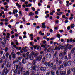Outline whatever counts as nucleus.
<instances>
[{"instance_id":"b1692460","label":"nucleus","mask_w":75,"mask_h":75,"mask_svg":"<svg viewBox=\"0 0 75 75\" xmlns=\"http://www.w3.org/2000/svg\"><path fill=\"white\" fill-rule=\"evenodd\" d=\"M12 57L13 58V59L14 60L16 59V54H14L12 56Z\"/></svg>"},{"instance_id":"a878e982","label":"nucleus","mask_w":75,"mask_h":75,"mask_svg":"<svg viewBox=\"0 0 75 75\" xmlns=\"http://www.w3.org/2000/svg\"><path fill=\"white\" fill-rule=\"evenodd\" d=\"M75 48H73L71 51V54H74V52H75Z\"/></svg>"},{"instance_id":"dca6fc26","label":"nucleus","mask_w":75,"mask_h":75,"mask_svg":"<svg viewBox=\"0 0 75 75\" xmlns=\"http://www.w3.org/2000/svg\"><path fill=\"white\" fill-rule=\"evenodd\" d=\"M68 59H71V57H72V55L71 54V53H70V54H68Z\"/></svg>"},{"instance_id":"c03bdc74","label":"nucleus","mask_w":75,"mask_h":75,"mask_svg":"<svg viewBox=\"0 0 75 75\" xmlns=\"http://www.w3.org/2000/svg\"><path fill=\"white\" fill-rule=\"evenodd\" d=\"M57 49L58 50H60L61 49V47L60 46H58V47L57 46Z\"/></svg>"},{"instance_id":"6e6d98bb","label":"nucleus","mask_w":75,"mask_h":75,"mask_svg":"<svg viewBox=\"0 0 75 75\" xmlns=\"http://www.w3.org/2000/svg\"><path fill=\"white\" fill-rule=\"evenodd\" d=\"M54 45H58V43L57 42H54Z\"/></svg>"},{"instance_id":"f704fd0d","label":"nucleus","mask_w":75,"mask_h":75,"mask_svg":"<svg viewBox=\"0 0 75 75\" xmlns=\"http://www.w3.org/2000/svg\"><path fill=\"white\" fill-rule=\"evenodd\" d=\"M51 72V75H54V71H53V70H52Z\"/></svg>"},{"instance_id":"473e14b6","label":"nucleus","mask_w":75,"mask_h":75,"mask_svg":"<svg viewBox=\"0 0 75 75\" xmlns=\"http://www.w3.org/2000/svg\"><path fill=\"white\" fill-rule=\"evenodd\" d=\"M23 67H21L20 72L21 73H22L23 71Z\"/></svg>"},{"instance_id":"5fc2aeb1","label":"nucleus","mask_w":75,"mask_h":75,"mask_svg":"<svg viewBox=\"0 0 75 75\" xmlns=\"http://www.w3.org/2000/svg\"><path fill=\"white\" fill-rule=\"evenodd\" d=\"M61 42H64V40L62 39H61Z\"/></svg>"},{"instance_id":"09e8293b","label":"nucleus","mask_w":75,"mask_h":75,"mask_svg":"<svg viewBox=\"0 0 75 75\" xmlns=\"http://www.w3.org/2000/svg\"><path fill=\"white\" fill-rule=\"evenodd\" d=\"M9 59L10 60H11V55H9Z\"/></svg>"},{"instance_id":"6e6552de","label":"nucleus","mask_w":75,"mask_h":75,"mask_svg":"<svg viewBox=\"0 0 75 75\" xmlns=\"http://www.w3.org/2000/svg\"><path fill=\"white\" fill-rule=\"evenodd\" d=\"M40 70L41 71H46V67H41L40 69Z\"/></svg>"},{"instance_id":"2eb2a0df","label":"nucleus","mask_w":75,"mask_h":75,"mask_svg":"<svg viewBox=\"0 0 75 75\" xmlns=\"http://www.w3.org/2000/svg\"><path fill=\"white\" fill-rule=\"evenodd\" d=\"M70 73L71 70H70V69H68L67 71V75H70Z\"/></svg>"},{"instance_id":"680f3d73","label":"nucleus","mask_w":75,"mask_h":75,"mask_svg":"<svg viewBox=\"0 0 75 75\" xmlns=\"http://www.w3.org/2000/svg\"><path fill=\"white\" fill-rule=\"evenodd\" d=\"M29 16H33V13L32 12H30L29 13Z\"/></svg>"},{"instance_id":"de8ad7c7","label":"nucleus","mask_w":75,"mask_h":75,"mask_svg":"<svg viewBox=\"0 0 75 75\" xmlns=\"http://www.w3.org/2000/svg\"><path fill=\"white\" fill-rule=\"evenodd\" d=\"M8 55H9V54H8V53H7L6 54V55L7 58H8Z\"/></svg>"},{"instance_id":"338daca9","label":"nucleus","mask_w":75,"mask_h":75,"mask_svg":"<svg viewBox=\"0 0 75 75\" xmlns=\"http://www.w3.org/2000/svg\"><path fill=\"white\" fill-rule=\"evenodd\" d=\"M67 30H70V26H69L67 27Z\"/></svg>"},{"instance_id":"1a4fd4ad","label":"nucleus","mask_w":75,"mask_h":75,"mask_svg":"<svg viewBox=\"0 0 75 75\" xmlns=\"http://www.w3.org/2000/svg\"><path fill=\"white\" fill-rule=\"evenodd\" d=\"M11 62H9L7 63L6 66L8 68H9L11 67Z\"/></svg>"},{"instance_id":"13d9d810","label":"nucleus","mask_w":75,"mask_h":75,"mask_svg":"<svg viewBox=\"0 0 75 75\" xmlns=\"http://www.w3.org/2000/svg\"><path fill=\"white\" fill-rule=\"evenodd\" d=\"M7 59H6L4 61V62L5 63V64H6V62L7 61Z\"/></svg>"},{"instance_id":"e2e57ef3","label":"nucleus","mask_w":75,"mask_h":75,"mask_svg":"<svg viewBox=\"0 0 75 75\" xmlns=\"http://www.w3.org/2000/svg\"><path fill=\"white\" fill-rule=\"evenodd\" d=\"M57 46H56V47H55V48L54 49V50L55 51H56L57 50Z\"/></svg>"},{"instance_id":"bb28decb","label":"nucleus","mask_w":75,"mask_h":75,"mask_svg":"<svg viewBox=\"0 0 75 75\" xmlns=\"http://www.w3.org/2000/svg\"><path fill=\"white\" fill-rule=\"evenodd\" d=\"M64 58L65 61H68V57L67 56H65Z\"/></svg>"},{"instance_id":"9b49d317","label":"nucleus","mask_w":75,"mask_h":75,"mask_svg":"<svg viewBox=\"0 0 75 75\" xmlns=\"http://www.w3.org/2000/svg\"><path fill=\"white\" fill-rule=\"evenodd\" d=\"M23 75H29V71H24L23 72Z\"/></svg>"},{"instance_id":"8fccbe9b","label":"nucleus","mask_w":75,"mask_h":75,"mask_svg":"<svg viewBox=\"0 0 75 75\" xmlns=\"http://www.w3.org/2000/svg\"><path fill=\"white\" fill-rule=\"evenodd\" d=\"M32 8V10H33V11H35V8H34V7H32L31 8Z\"/></svg>"},{"instance_id":"5701e85b","label":"nucleus","mask_w":75,"mask_h":75,"mask_svg":"<svg viewBox=\"0 0 75 75\" xmlns=\"http://www.w3.org/2000/svg\"><path fill=\"white\" fill-rule=\"evenodd\" d=\"M4 63L3 64H2L1 66H0V68L1 69H3L4 68Z\"/></svg>"},{"instance_id":"c756f323","label":"nucleus","mask_w":75,"mask_h":75,"mask_svg":"<svg viewBox=\"0 0 75 75\" xmlns=\"http://www.w3.org/2000/svg\"><path fill=\"white\" fill-rule=\"evenodd\" d=\"M3 59L2 58H0V64H1L2 62H3Z\"/></svg>"},{"instance_id":"58836bf2","label":"nucleus","mask_w":75,"mask_h":75,"mask_svg":"<svg viewBox=\"0 0 75 75\" xmlns=\"http://www.w3.org/2000/svg\"><path fill=\"white\" fill-rule=\"evenodd\" d=\"M56 75H58L59 74V72L58 71V70H57L56 71Z\"/></svg>"},{"instance_id":"f8f14e48","label":"nucleus","mask_w":75,"mask_h":75,"mask_svg":"<svg viewBox=\"0 0 75 75\" xmlns=\"http://www.w3.org/2000/svg\"><path fill=\"white\" fill-rule=\"evenodd\" d=\"M21 57H19L17 59H16V61L17 63H18V62H20L21 61Z\"/></svg>"},{"instance_id":"aec40b11","label":"nucleus","mask_w":75,"mask_h":75,"mask_svg":"<svg viewBox=\"0 0 75 75\" xmlns=\"http://www.w3.org/2000/svg\"><path fill=\"white\" fill-rule=\"evenodd\" d=\"M30 60H33L34 59V57L33 55H30L29 57Z\"/></svg>"},{"instance_id":"7c9ffc66","label":"nucleus","mask_w":75,"mask_h":75,"mask_svg":"<svg viewBox=\"0 0 75 75\" xmlns=\"http://www.w3.org/2000/svg\"><path fill=\"white\" fill-rule=\"evenodd\" d=\"M5 56H6V54H3V56L2 57V58H3V59H5Z\"/></svg>"},{"instance_id":"a211bd4d","label":"nucleus","mask_w":75,"mask_h":75,"mask_svg":"<svg viewBox=\"0 0 75 75\" xmlns=\"http://www.w3.org/2000/svg\"><path fill=\"white\" fill-rule=\"evenodd\" d=\"M45 61V57H44L42 58V60L41 64H44V62Z\"/></svg>"},{"instance_id":"423d86ee","label":"nucleus","mask_w":75,"mask_h":75,"mask_svg":"<svg viewBox=\"0 0 75 75\" xmlns=\"http://www.w3.org/2000/svg\"><path fill=\"white\" fill-rule=\"evenodd\" d=\"M42 59V56L40 55L39 56H38L35 59L36 61L38 60V61H41Z\"/></svg>"},{"instance_id":"f257e3e1","label":"nucleus","mask_w":75,"mask_h":75,"mask_svg":"<svg viewBox=\"0 0 75 75\" xmlns=\"http://www.w3.org/2000/svg\"><path fill=\"white\" fill-rule=\"evenodd\" d=\"M7 73H8V70H7V67H5L1 75H7Z\"/></svg>"},{"instance_id":"0e129e2a","label":"nucleus","mask_w":75,"mask_h":75,"mask_svg":"<svg viewBox=\"0 0 75 75\" xmlns=\"http://www.w3.org/2000/svg\"><path fill=\"white\" fill-rule=\"evenodd\" d=\"M62 17L63 18H65V15H63Z\"/></svg>"},{"instance_id":"49530a36","label":"nucleus","mask_w":75,"mask_h":75,"mask_svg":"<svg viewBox=\"0 0 75 75\" xmlns=\"http://www.w3.org/2000/svg\"><path fill=\"white\" fill-rule=\"evenodd\" d=\"M22 63H23L24 64H25L24 63V58L23 59V60H22Z\"/></svg>"},{"instance_id":"f03ea898","label":"nucleus","mask_w":75,"mask_h":75,"mask_svg":"<svg viewBox=\"0 0 75 75\" xmlns=\"http://www.w3.org/2000/svg\"><path fill=\"white\" fill-rule=\"evenodd\" d=\"M44 64L46 65L47 68H48L50 67V62H45Z\"/></svg>"},{"instance_id":"c9c22d12","label":"nucleus","mask_w":75,"mask_h":75,"mask_svg":"<svg viewBox=\"0 0 75 75\" xmlns=\"http://www.w3.org/2000/svg\"><path fill=\"white\" fill-rule=\"evenodd\" d=\"M51 48H48L47 50V52H50V51H51Z\"/></svg>"},{"instance_id":"412c9836","label":"nucleus","mask_w":75,"mask_h":75,"mask_svg":"<svg viewBox=\"0 0 75 75\" xmlns=\"http://www.w3.org/2000/svg\"><path fill=\"white\" fill-rule=\"evenodd\" d=\"M15 13H16L18 12V11H17V10L14 9L13 10V13L14 14H16V13H15Z\"/></svg>"},{"instance_id":"2f4dec72","label":"nucleus","mask_w":75,"mask_h":75,"mask_svg":"<svg viewBox=\"0 0 75 75\" xmlns=\"http://www.w3.org/2000/svg\"><path fill=\"white\" fill-rule=\"evenodd\" d=\"M31 75H39V74L37 73V74L34 73H32L31 74Z\"/></svg>"},{"instance_id":"37998d69","label":"nucleus","mask_w":75,"mask_h":75,"mask_svg":"<svg viewBox=\"0 0 75 75\" xmlns=\"http://www.w3.org/2000/svg\"><path fill=\"white\" fill-rule=\"evenodd\" d=\"M75 26V25L74 24H72L71 25V28H74V27Z\"/></svg>"},{"instance_id":"39448f33","label":"nucleus","mask_w":75,"mask_h":75,"mask_svg":"<svg viewBox=\"0 0 75 75\" xmlns=\"http://www.w3.org/2000/svg\"><path fill=\"white\" fill-rule=\"evenodd\" d=\"M28 69H30V68H33V64L29 62L27 65Z\"/></svg>"},{"instance_id":"4be33fe9","label":"nucleus","mask_w":75,"mask_h":75,"mask_svg":"<svg viewBox=\"0 0 75 75\" xmlns=\"http://www.w3.org/2000/svg\"><path fill=\"white\" fill-rule=\"evenodd\" d=\"M67 64L68 66H70L71 65V62L70 61H68L67 62Z\"/></svg>"},{"instance_id":"72a5a7b5","label":"nucleus","mask_w":75,"mask_h":75,"mask_svg":"<svg viewBox=\"0 0 75 75\" xmlns=\"http://www.w3.org/2000/svg\"><path fill=\"white\" fill-rule=\"evenodd\" d=\"M66 55V52L64 51V52L63 53L62 56V57H64V55Z\"/></svg>"},{"instance_id":"c85d7f7f","label":"nucleus","mask_w":75,"mask_h":75,"mask_svg":"<svg viewBox=\"0 0 75 75\" xmlns=\"http://www.w3.org/2000/svg\"><path fill=\"white\" fill-rule=\"evenodd\" d=\"M36 60H34L33 61V65H35V63H36Z\"/></svg>"},{"instance_id":"4c0bfd02","label":"nucleus","mask_w":75,"mask_h":75,"mask_svg":"<svg viewBox=\"0 0 75 75\" xmlns=\"http://www.w3.org/2000/svg\"><path fill=\"white\" fill-rule=\"evenodd\" d=\"M44 51H41L40 52V54L41 55H42V54H44Z\"/></svg>"},{"instance_id":"69168bd1","label":"nucleus","mask_w":75,"mask_h":75,"mask_svg":"<svg viewBox=\"0 0 75 75\" xmlns=\"http://www.w3.org/2000/svg\"><path fill=\"white\" fill-rule=\"evenodd\" d=\"M48 13H49V12L48 11H46L45 12V14H48Z\"/></svg>"},{"instance_id":"ea45409f","label":"nucleus","mask_w":75,"mask_h":75,"mask_svg":"<svg viewBox=\"0 0 75 75\" xmlns=\"http://www.w3.org/2000/svg\"><path fill=\"white\" fill-rule=\"evenodd\" d=\"M37 47H38V46L35 45V46H33V48H34V49H36Z\"/></svg>"},{"instance_id":"864d4df0","label":"nucleus","mask_w":75,"mask_h":75,"mask_svg":"<svg viewBox=\"0 0 75 75\" xmlns=\"http://www.w3.org/2000/svg\"><path fill=\"white\" fill-rule=\"evenodd\" d=\"M16 54L17 55H20V52H17L16 53Z\"/></svg>"},{"instance_id":"a18cd8bd","label":"nucleus","mask_w":75,"mask_h":75,"mask_svg":"<svg viewBox=\"0 0 75 75\" xmlns=\"http://www.w3.org/2000/svg\"><path fill=\"white\" fill-rule=\"evenodd\" d=\"M60 68H64V65L62 64L60 65Z\"/></svg>"},{"instance_id":"79ce46f5","label":"nucleus","mask_w":75,"mask_h":75,"mask_svg":"<svg viewBox=\"0 0 75 75\" xmlns=\"http://www.w3.org/2000/svg\"><path fill=\"white\" fill-rule=\"evenodd\" d=\"M57 37H58L59 38V39L60 38V35L59 34H58L57 35Z\"/></svg>"},{"instance_id":"a19ab883","label":"nucleus","mask_w":75,"mask_h":75,"mask_svg":"<svg viewBox=\"0 0 75 75\" xmlns=\"http://www.w3.org/2000/svg\"><path fill=\"white\" fill-rule=\"evenodd\" d=\"M46 57L47 58H50V56L48 55V53H47L46 55Z\"/></svg>"},{"instance_id":"0eeeda50","label":"nucleus","mask_w":75,"mask_h":75,"mask_svg":"<svg viewBox=\"0 0 75 75\" xmlns=\"http://www.w3.org/2000/svg\"><path fill=\"white\" fill-rule=\"evenodd\" d=\"M38 68V66L34 65L32 67V69L33 71H35V70H36V68Z\"/></svg>"},{"instance_id":"393cba45","label":"nucleus","mask_w":75,"mask_h":75,"mask_svg":"<svg viewBox=\"0 0 75 75\" xmlns=\"http://www.w3.org/2000/svg\"><path fill=\"white\" fill-rule=\"evenodd\" d=\"M50 66L52 68H53V67H54V63H53L52 62L50 63Z\"/></svg>"},{"instance_id":"3c124183","label":"nucleus","mask_w":75,"mask_h":75,"mask_svg":"<svg viewBox=\"0 0 75 75\" xmlns=\"http://www.w3.org/2000/svg\"><path fill=\"white\" fill-rule=\"evenodd\" d=\"M43 38L44 39H47V36H44L43 37Z\"/></svg>"},{"instance_id":"bf43d9fd","label":"nucleus","mask_w":75,"mask_h":75,"mask_svg":"<svg viewBox=\"0 0 75 75\" xmlns=\"http://www.w3.org/2000/svg\"><path fill=\"white\" fill-rule=\"evenodd\" d=\"M59 31L60 33H63V32H64V31L62 30H60Z\"/></svg>"},{"instance_id":"ddd939ff","label":"nucleus","mask_w":75,"mask_h":75,"mask_svg":"<svg viewBox=\"0 0 75 75\" xmlns=\"http://www.w3.org/2000/svg\"><path fill=\"white\" fill-rule=\"evenodd\" d=\"M63 65H64V66L65 67H67V62L65 61L63 62Z\"/></svg>"},{"instance_id":"e433bc0d","label":"nucleus","mask_w":75,"mask_h":75,"mask_svg":"<svg viewBox=\"0 0 75 75\" xmlns=\"http://www.w3.org/2000/svg\"><path fill=\"white\" fill-rule=\"evenodd\" d=\"M46 16H45L46 18H47V17H50V15H49L48 14H47Z\"/></svg>"},{"instance_id":"052dcab7","label":"nucleus","mask_w":75,"mask_h":75,"mask_svg":"<svg viewBox=\"0 0 75 75\" xmlns=\"http://www.w3.org/2000/svg\"><path fill=\"white\" fill-rule=\"evenodd\" d=\"M25 59H28V57H27V56H25Z\"/></svg>"},{"instance_id":"4d7b16f0","label":"nucleus","mask_w":75,"mask_h":75,"mask_svg":"<svg viewBox=\"0 0 75 75\" xmlns=\"http://www.w3.org/2000/svg\"><path fill=\"white\" fill-rule=\"evenodd\" d=\"M42 28H46V26H45V25H43L42 26Z\"/></svg>"},{"instance_id":"20e7f679","label":"nucleus","mask_w":75,"mask_h":75,"mask_svg":"<svg viewBox=\"0 0 75 75\" xmlns=\"http://www.w3.org/2000/svg\"><path fill=\"white\" fill-rule=\"evenodd\" d=\"M58 58L56 57V64H57V65H61V64H62V61L61 60H60L58 61Z\"/></svg>"},{"instance_id":"603ef678","label":"nucleus","mask_w":75,"mask_h":75,"mask_svg":"<svg viewBox=\"0 0 75 75\" xmlns=\"http://www.w3.org/2000/svg\"><path fill=\"white\" fill-rule=\"evenodd\" d=\"M18 75H20V70H18Z\"/></svg>"},{"instance_id":"f3484780","label":"nucleus","mask_w":75,"mask_h":75,"mask_svg":"<svg viewBox=\"0 0 75 75\" xmlns=\"http://www.w3.org/2000/svg\"><path fill=\"white\" fill-rule=\"evenodd\" d=\"M71 70L73 73V75H75V68H73L71 69Z\"/></svg>"},{"instance_id":"6ab92c4d","label":"nucleus","mask_w":75,"mask_h":75,"mask_svg":"<svg viewBox=\"0 0 75 75\" xmlns=\"http://www.w3.org/2000/svg\"><path fill=\"white\" fill-rule=\"evenodd\" d=\"M72 45H69L67 48V49H69V50H71V48H72Z\"/></svg>"},{"instance_id":"7ed1b4c3","label":"nucleus","mask_w":75,"mask_h":75,"mask_svg":"<svg viewBox=\"0 0 75 75\" xmlns=\"http://www.w3.org/2000/svg\"><path fill=\"white\" fill-rule=\"evenodd\" d=\"M39 53H35V52H34L33 51H32L31 52V54L32 55H33L34 57H37Z\"/></svg>"},{"instance_id":"cd10ccee","label":"nucleus","mask_w":75,"mask_h":75,"mask_svg":"<svg viewBox=\"0 0 75 75\" xmlns=\"http://www.w3.org/2000/svg\"><path fill=\"white\" fill-rule=\"evenodd\" d=\"M13 72L14 74H15V75H16V74H17V69H16L15 71H14Z\"/></svg>"},{"instance_id":"9d476101","label":"nucleus","mask_w":75,"mask_h":75,"mask_svg":"<svg viewBox=\"0 0 75 75\" xmlns=\"http://www.w3.org/2000/svg\"><path fill=\"white\" fill-rule=\"evenodd\" d=\"M60 74L61 75H67V74H66V71H60Z\"/></svg>"},{"instance_id":"774afa93","label":"nucleus","mask_w":75,"mask_h":75,"mask_svg":"<svg viewBox=\"0 0 75 75\" xmlns=\"http://www.w3.org/2000/svg\"><path fill=\"white\" fill-rule=\"evenodd\" d=\"M29 35H30V37H33V34H30Z\"/></svg>"},{"instance_id":"4468645a","label":"nucleus","mask_w":75,"mask_h":75,"mask_svg":"<svg viewBox=\"0 0 75 75\" xmlns=\"http://www.w3.org/2000/svg\"><path fill=\"white\" fill-rule=\"evenodd\" d=\"M57 56V52H55L54 54L53 55V58L54 59H55V58H56V57Z\"/></svg>"}]
</instances>
